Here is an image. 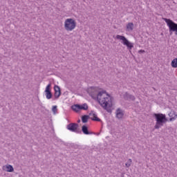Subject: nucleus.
<instances>
[{
	"instance_id": "nucleus-1",
	"label": "nucleus",
	"mask_w": 177,
	"mask_h": 177,
	"mask_svg": "<svg viewBox=\"0 0 177 177\" xmlns=\"http://www.w3.org/2000/svg\"><path fill=\"white\" fill-rule=\"evenodd\" d=\"M89 95L92 99L97 100L99 104H100L104 110H106L108 113H111L113 97L110 96L106 91L97 92V90H95V88H93Z\"/></svg>"
},
{
	"instance_id": "nucleus-2",
	"label": "nucleus",
	"mask_w": 177,
	"mask_h": 177,
	"mask_svg": "<svg viewBox=\"0 0 177 177\" xmlns=\"http://www.w3.org/2000/svg\"><path fill=\"white\" fill-rule=\"evenodd\" d=\"M153 117L156 119V123L154 126L155 129H160L161 127H164V124H165L168 119L167 118V115L162 113H154Z\"/></svg>"
},
{
	"instance_id": "nucleus-3",
	"label": "nucleus",
	"mask_w": 177,
	"mask_h": 177,
	"mask_svg": "<svg viewBox=\"0 0 177 177\" xmlns=\"http://www.w3.org/2000/svg\"><path fill=\"white\" fill-rule=\"evenodd\" d=\"M162 20L165 21L167 26L169 27L170 35H172L173 32H175V35H177V24L174 22V21L170 19L162 18Z\"/></svg>"
},
{
	"instance_id": "nucleus-4",
	"label": "nucleus",
	"mask_w": 177,
	"mask_h": 177,
	"mask_svg": "<svg viewBox=\"0 0 177 177\" xmlns=\"http://www.w3.org/2000/svg\"><path fill=\"white\" fill-rule=\"evenodd\" d=\"M77 27V22L73 19H66L64 22V28L66 31H73Z\"/></svg>"
},
{
	"instance_id": "nucleus-5",
	"label": "nucleus",
	"mask_w": 177,
	"mask_h": 177,
	"mask_svg": "<svg viewBox=\"0 0 177 177\" xmlns=\"http://www.w3.org/2000/svg\"><path fill=\"white\" fill-rule=\"evenodd\" d=\"M115 39L122 41V44L123 45H125V46H127V49H129V50H131V49H132V48H133V44L131 41H128V39H127V37H125V36L117 35L115 37Z\"/></svg>"
},
{
	"instance_id": "nucleus-6",
	"label": "nucleus",
	"mask_w": 177,
	"mask_h": 177,
	"mask_svg": "<svg viewBox=\"0 0 177 177\" xmlns=\"http://www.w3.org/2000/svg\"><path fill=\"white\" fill-rule=\"evenodd\" d=\"M71 109L73 111H75V113H78L80 110H88V106L86 103H84L83 104H76L73 106H71Z\"/></svg>"
},
{
	"instance_id": "nucleus-7",
	"label": "nucleus",
	"mask_w": 177,
	"mask_h": 177,
	"mask_svg": "<svg viewBox=\"0 0 177 177\" xmlns=\"http://www.w3.org/2000/svg\"><path fill=\"white\" fill-rule=\"evenodd\" d=\"M80 125L77 123H70L67 125L66 128L71 132H75L76 133H82V131L78 129Z\"/></svg>"
},
{
	"instance_id": "nucleus-8",
	"label": "nucleus",
	"mask_w": 177,
	"mask_h": 177,
	"mask_svg": "<svg viewBox=\"0 0 177 177\" xmlns=\"http://www.w3.org/2000/svg\"><path fill=\"white\" fill-rule=\"evenodd\" d=\"M51 86H52V84L50 83L49 84L47 85L44 91L46 99H48V100L53 96V94H52V91L50 90Z\"/></svg>"
},
{
	"instance_id": "nucleus-9",
	"label": "nucleus",
	"mask_w": 177,
	"mask_h": 177,
	"mask_svg": "<svg viewBox=\"0 0 177 177\" xmlns=\"http://www.w3.org/2000/svg\"><path fill=\"white\" fill-rule=\"evenodd\" d=\"M81 132H82L84 135H93V133H95L92 131H89L88 129V126L85 124L82 127Z\"/></svg>"
},
{
	"instance_id": "nucleus-10",
	"label": "nucleus",
	"mask_w": 177,
	"mask_h": 177,
	"mask_svg": "<svg viewBox=\"0 0 177 177\" xmlns=\"http://www.w3.org/2000/svg\"><path fill=\"white\" fill-rule=\"evenodd\" d=\"M123 99H124V100H135V96L128 93L127 92H126L124 95H123Z\"/></svg>"
},
{
	"instance_id": "nucleus-11",
	"label": "nucleus",
	"mask_w": 177,
	"mask_h": 177,
	"mask_svg": "<svg viewBox=\"0 0 177 177\" xmlns=\"http://www.w3.org/2000/svg\"><path fill=\"white\" fill-rule=\"evenodd\" d=\"M89 115L92 116V118H91V120H92V121H97V122H100V121H102L100 118H97V115L93 113V111H92L91 113H89Z\"/></svg>"
},
{
	"instance_id": "nucleus-12",
	"label": "nucleus",
	"mask_w": 177,
	"mask_h": 177,
	"mask_svg": "<svg viewBox=\"0 0 177 177\" xmlns=\"http://www.w3.org/2000/svg\"><path fill=\"white\" fill-rule=\"evenodd\" d=\"M169 117H170L169 121H174V120H176L177 118L176 112H175V111H171L170 113H169Z\"/></svg>"
},
{
	"instance_id": "nucleus-13",
	"label": "nucleus",
	"mask_w": 177,
	"mask_h": 177,
	"mask_svg": "<svg viewBox=\"0 0 177 177\" xmlns=\"http://www.w3.org/2000/svg\"><path fill=\"white\" fill-rule=\"evenodd\" d=\"M5 168H6V172H13L15 171V169L13 168V166L11 165H7L6 166L3 167V171H5Z\"/></svg>"
},
{
	"instance_id": "nucleus-14",
	"label": "nucleus",
	"mask_w": 177,
	"mask_h": 177,
	"mask_svg": "<svg viewBox=\"0 0 177 177\" xmlns=\"http://www.w3.org/2000/svg\"><path fill=\"white\" fill-rule=\"evenodd\" d=\"M116 117L119 119L124 117V113H122V110H121L120 108H118L116 111Z\"/></svg>"
},
{
	"instance_id": "nucleus-15",
	"label": "nucleus",
	"mask_w": 177,
	"mask_h": 177,
	"mask_svg": "<svg viewBox=\"0 0 177 177\" xmlns=\"http://www.w3.org/2000/svg\"><path fill=\"white\" fill-rule=\"evenodd\" d=\"M90 115H84L82 116V122H83V124H86V122H88V120H89V118H91V117H89Z\"/></svg>"
},
{
	"instance_id": "nucleus-16",
	"label": "nucleus",
	"mask_w": 177,
	"mask_h": 177,
	"mask_svg": "<svg viewBox=\"0 0 177 177\" xmlns=\"http://www.w3.org/2000/svg\"><path fill=\"white\" fill-rule=\"evenodd\" d=\"M127 30L132 31L133 30V23L129 22L127 25Z\"/></svg>"
},
{
	"instance_id": "nucleus-17",
	"label": "nucleus",
	"mask_w": 177,
	"mask_h": 177,
	"mask_svg": "<svg viewBox=\"0 0 177 177\" xmlns=\"http://www.w3.org/2000/svg\"><path fill=\"white\" fill-rule=\"evenodd\" d=\"M171 67H173V68H177V58H175L171 61Z\"/></svg>"
},
{
	"instance_id": "nucleus-18",
	"label": "nucleus",
	"mask_w": 177,
	"mask_h": 177,
	"mask_svg": "<svg viewBox=\"0 0 177 177\" xmlns=\"http://www.w3.org/2000/svg\"><path fill=\"white\" fill-rule=\"evenodd\" d=\"M61 95H62V92L55 91V93H54L55 99H59Z\"/></svg>"
},
{
	"instance_id": "nucleus-19",
	"label": "nucleus",
	"mask_w": 177,
	"mask_h": 177,
	"mask_svg": "<svg viewBox=\"0 0 177 177\" xmlns=\"http://www.w3.org/2000/svg\"><path fill=\"white\" fill-rule=\"evenodd\" d=\"M132 164V159H129L127 163L125 164L127 168H129L131 167V165Z\"/></svg>"
},
{
	"instance_id": "nucleus-20",
	"label": "nucleus",
	"mask_w": 177,
	"mask_h": 177,
	"mask_svg": "<svg viewBox=\"0 0 177 177\" xmlns=\"http://www.w3.org/2000/svg\"><path fill=\"white\" fill-rule=\"evenodd\" d=\"M54 90L55 92H62V90L60 89V86H57V85H55L54 86Z\"/></svg>"
},
{
	"instance_id": "nucleus-21",
	"label": "nucleus",
	"mask_w": 177,
	"mask_h": 177,
	"mask_svg": "<svg viewBox=\"0 0 177 177\" xmlns=\"http://www.w3.org/2000/svg\"><path fill=\"white\" fill-rule=\"evenodd\" d=\"M52 111H53V114H56V113L57 111V106H53L52 108Z\"/></svg>"
},
{
	"instance_id": "nucleus-22",
	"label": "nucleus",
	"mask_w": 177,
	"mask_h": 177,
	"mask_svg": "<svg viewBox=\"0 0 177 177\" xmlns=\"http://www.w3.org/2000/svg\"><path fill=\"white\" fill-rule=\"evenodd\" d=\"M146 51H145V50H140L138 51V53H145Z\"/></svg>"
},
{
	"instance_id": "nucleus-23",
	"label": "nucleus",
	"mask_w": 177,
	"mask_h": 177,
	"mask_svg": "<svg viewBox=\"0 0 177 177\" xmlns=\"http://www.w3.org/2000/svg\"><path fill=\"white\" fill-rule=\"evenodd\" d=\"M77 122H78V123L81 122V120L79 119V120H77Z\"/></svg>"
}]
</instances>
